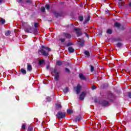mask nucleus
<instances>
[{
  "label": "nucleus",
  "mask_w": 131,
  "mask_h": 131,
  "mask_svg": "<svg viewBox=\"0 0 131 131\" xmlns=\"http://www.w3.org/2000/svg\"><path fill=\"white\" fill-rule=\"evenodd\" d=\"M49 52H51V49L50 48L41 46V49L39 50L38 53H41L43 56H49Z\"/></svg>",
  "instance_id": "obj_1"
},
{
  "label": "nucleus",
  "mask_w": 131,
  "mask_h": 131,
  "mask_svg": "<svg viewBox=\"0 0 131 131\" xmlns=\"http://www.w3.org/2000/svg\"><path fill=\"white\" fill-rule=\"evenodd\" d=\"M56 116L58 118H64L65 116H66V114L59 112L57 113Z\"/></svg>",
  "instance_id": "obj_2"
},
{
  "label": "nucleus",
  "mask_w": 131,
  "mask_h": 131,
  "mask_svg": "<svg viewBox=\"0 0 131 131\" xmlns=\"http://www.w3.org/2000/svg\"><path fill=\"white\" fill-rule=\"evenodd\" d=\"M74 90L76 92L77 94H78L79 93H80V91H81V86H80L79 84H78L76 88H74Z\"/></svg>",
  "instance_id": "obj_3"
},
{
  "label": "nucleus",
  "mask_w": 131,
  "mask_h": 131,
  "mask_svg": "<svg viewBox=\"0 0 131 131\" xmlns=\"http://www.w3.org/2000/svg\"><path fill=\"white\" fill-rule=\"evenodd\" d=\"M74 30L76 31L77 36H80V35H82V33L80 31V29L79 28H75Z\"/></svg>",
  "instance_id": "obj_4"
},
{
  "label": "nucleus",
  "mask_w": 131,
  "mask_h": 131,
  "mask_svg": "<svg viewBox=\"0 0 131 131\" xmlns=\"http://www.w3.org/2000/svg\"><path fill=\"white\" fill-rule=\"evenodd\" d=\"M54 76H55V80H59V73H58V72H57V71H54Z\"/></svg>",
  "instance_id": "obj_5"
},
{
  "label": "nucleus",
  "mask_w": 131,
  "mask_h": 131,
  "mask_svg": "<svg viewBox=\"0 0 131 131\" xmlns=\"http://www.w3.org/2000/svg\"><path fill=\"white\" fill-rule=\"evenodd\" d=\"M85 95H86L85 92H83L80 95V100H83L84 97H85Z\"/></svg>",
  "instance_id": "obj_6"
},
{
  "label": "nucleus",
  "mask_w": 131,
  "mask_h": 131,
  "mask_svg": "<svg viewBox=\"0 0 131 131\" xmlns=\"http://www.w3.org/2000/svg\"><path fill=\"white\" fill-rule=\"evenodd\" d=\"M78 44L79 45V46H81V47H83V46L84 45V40L79 39L78 40Z\"/></svg>",
  "instance_id": "obj_7"
},
{
  "label": "nucleus",
  "mask_w": 131,
  "mask_h": 131,
  "mask_svg": "<svg viewBox=\"0 0 131 131\" xmlns=\"http://www.w3.org/2000/svg\"><path fill=\"white\" fill-rule=\"evenodd\" d=\"M25 30L26 32H32V28L31 27H29L28 29H25Z\"/></svg>",
  "instance_id": "obj_8"
},
{
  "label": "nucleus",
  "mask_w": 131,
  "mask_h": 131,
  "mask_svg": "<svg viewBox=\"0 0 131 131\" xmlns=\"http://www.w3.org/2000/svg\"><path fill=\"white\" fill-rule=\"evenodd\" d=\"M64 36L65 37H67V38H71V35L70 34L64 33Z\"/></svg>",
  "instance_id": "obj_9"
},
{
  "label": "nucleus",
  "mask_w": 131,
  "mask_h": 131,
  "mask_svg": "<svg viewBox=\"0 0 131 131\" xmlns=\"http://www.w3.org/2000/svg\"><path fill=\"white\" fill-rule=\"evenodd\" d=\"M79 78H80V79H82V80H85V77H84V76H83V75L80 74L79 75Z\"/></svg>",
  "instance_id": "obj_10"
},
{
  "label": "nucleus",
  "mask_w": 131,
  "mask_h": 131,
  "mask_svg": "<svg viewBox=\"0 0 131 131\" xmlns=\"http://www.w3.org/2000/svg\"><path fill=\"white\" fill-rule=\"evenodd\" d=\"M68 50L70 53H73L74 52V49L72 47H69Z\"/></svg>",
  "instance_id": "obj_11"
},
{
  "label": "nucleus",
  "mask_w": 131,
  "mask_h": 131,
  "mask_svg": "<svg viewBox=\"0 0 131 131\" xmlns=\"http://www.w3.org/2000/svg\"><path fill=\"white\" fill-rule=\"evenodd\" d=\"M27 70L28 71H31L32 70V67L30 64H28Z\"/></svg>",
  "instance_id": "obj_12"
},
{
  "label": "nucleus",
  "mask_w": 131,
  "mask_h": 131,
  "mask_svg": "<svg viewBox=\"0 0 131 131\" xmlns=\"http://www.w3.org/2000/svg\"><path fill=\"white\" fill-rule=\"evenodd\" d=\"M67 113H68V114H71L73 113V111L72 109L69 108L67 110Z\"/></svg>",
  "instance_id": "obj_13"
},
{
  "label": "nucleus",
  "mask_w": 131,
  "mask_h": 131,
  "mask_svg": "<svg viewBox=\"0 0 131 131\" xmlns=\"http://www.w3.org/2000/svg\"><path fill=\"white\" fill-rule=\"evenodd\" d=\"M11 34V32L10 31H7L5 32V35L6 36H9Z\"/></svg>",
  "instance_id": "obj_14"
},
{
  "label": "nucleus",
  "mask_w": 131,
  "mask_h": 131,
  "mask_svg": "<svg viewBox=\"0 0 131 131\" xmlns=\"http://www.w3.org/2000/svg\"><path fill=\"white\" fill-rule=\"evenodd\" d=\"M39 63L40 65H42V64L45 63V60L43 59L40 60L39 61Z\"/></svg>",
  "instance_id": "obj_15"
},
{
  "label": "nucleus",
  "mask_w": 131,
  "mask_h": 131,
  "mask_svg": "<svg viewBox=\"0 0 131 131\" xmlns=\"http://www.w3.org/2000/svg\"><path fill=\"white\" fill-rule=\"evenodd\" d=\"M106 33L108 34H112V30L111 29H108L106 31Z\"/></svg>",
  "instance_id": "obj_16"
},
{
  "label": "nucleus",
  "mask_w": 131,
  "mask_h": 131,
  "mask_svg": "<svg viewBox=\"0 0 131 131\" xmlns=\"http://www.w3.org/2000/svg\"><path fill=\"white\" fill-rule=\"evenodd\" d=\"M114 25L116 27H120V24L118 23H115Z\"/></svg>",
  "instance_id": "obj_17"
},
{
  "label": "nucleus",
  "mask_w": 131,
  "mask_h": 131,
  "mask_svg": "<svg viewBox=\"0 0 131 131\" xmlns=\"http://www.w3.org/2000/svg\"><path fill=\"white\" fill-rule=\"evenodd\" d=\"M20 71L21 73H23V74H26V70H25L23 69H21Z\"/></svg>",
  "instance_id": "obj_18"
},
{
  "label": "nucleus",
  "mask_w": 131,
  "mask_h": 131,
  "mask_svg": "<svg viewBox=\"0 0 131 131\" xmlns=\"http://www.w3.org/2000/svg\"><path fill=\"white\" fill-rule=\"evenodd\" d=\"M69 91V89H68V88H66L63 90V92L64 93H65V94H66V93H68Z\"/></svg>",
  "instance_id": "obj_19"
},
{
  "label": "nucleus",
  "mask_w": 131,
  "mask_h": 131,
  "mask_svg": "<svg viewBox=\"0 0 131 131\" xmlns=\"http://www.w3.org/2000/svg\"><path fill=\"white\" fill-rule=\"evenodd\" d=\"M56 108H57L58 109L61 108V104H60V103L57 104L56 105Z\"/></svg>",
  "instance_id": "obj_20"
},
{
  "label": "nucleus",
  "mask_w": 131,
  "mask_h": 131,
  "mask_svg": "<svg viewBox=\"0 0 131 131\" xmlns=\"http://www.w3.org/2000/svg\"><path fill=\"white\" fill-rule=\"evenodd\" d=\"M84 54H85V55H86V56H87L88 57H89V56H90V52H89V51H85V52H84Z\"/></svg>",
  "instance_id": "obj_21"
},
{
  "label": "nucleus",
  "mask_w": 131,
  "mask_h": 131,
  "mask_svg": "<svg viewBox=\"0 0 131 131\" xmlns=\"http://www.w3.org/2000/svg\"><path fill=\"white\" fill-rule=\"evenodd\" d=\"M56 64L57 65H59V66L62 65V62H61V61H57L56 62Z\"/></svg>",
  "instance_id": "obj_22"
},
{
  "label": "nucleus",
  "mask_w": 131,
  "mask_h": 131,
  "mask_svg": "<svg viewBox=\"0 0 131 131\" xmlns=\"http://www.w3.org/2000/svg\"><path fill=\"white\" fill-rule=\"evenodd\" d=\"M41 11H42L43 13L45 12V11H46V8H45V7H41Z\"/></svg>",
  "instance_id": "obj_23"
},
{
  "label": "nucleus",
  "mask_w": 131,
  "mask_h": 131,
  "mask_svg": "<svg viewBox=\"0 0 131 131\" xmlns=\"http://www.w3.org/2000/svg\"><path fill=\"white\" fill-rule=\"evenodd\" d=\"M1 22L2 23V24H5V23H6V20L2 19L1 20Z\"/></svg>",
  "instance_id": "obj_24"
},
{
  "label": "nucleus",
  "mask_w": 131,
  "mask_h": 131,
  "mask_svg": "<svg viewBox=\"0 0 131 131\" xmlns=\"http://www.w3.org/2000/svg\"><path fill=\"white\" fill-rule=\"evenodd\" d=\"M79 21H83V16H79Z\"/></svg>",
  "instance_id": "obj_25"
},
{
  "label": "nucleus",
  "mask_w": 131,
  "mask_h": 131,
  "mask_svg": "<svg viewBox=\"0 0 131 131\" xmlns=\"http://www.w3.org/2000/svg\"><path fill=\"white\" fill-rule=\"evenodd\" d=\"M26 127V126L25 125V124H23L21 126V129H25Z\"/></svg>",
  "instance_id": "obj_26"
},
{
  "label": "nucleus",
  "mask_w": 131,
  "mask_h": 131,
  "mask_svg": "<svg viewBox=\"0 0 131 131\" xmlns=\"http://www.w3.org/2000/svg\"><path fill=\"white\" fill-rule=\"evenodd\" d=\"M45 8H46L47 10H49L50 9V5H46L45 6Z\"/></svg>",
  "instance_id": "obj_27"
},
{
  "label": "nucleus",
  "mask_w": 131,
  "mask_h": 131,
  "mask_svg": "<svg viewBox=\"0 0 131 131\" xmlns=\"http://www.w3.org/2000/svg\"><path fill=\"white\" fill-rule=\"evenodd\" d=\"M95 69V68H94V67H93V66H91V70L92 71V72H93V71H94Z\"/></svg>",
  "instance_id": "obj_28"
},
{
  "label": "nucleus",
  "mask_w": 131,
  "mask_h": 131,
  "mask_svg": "<svg viewBox=\"0 0 131 131\" xmlns=\"http://www.w3.org/2000/svg\"><path fill=\"white\" fill-rule=\"evenodd\" d=\"M66 71L68 73H69V72H70V70H69V69L68 68H66Z\"/></svg>",
  "instance_id": "obj_29"
},
{
  "label": "nucleus",
  "mask_w": 131,
  "mask_h": 131,
  "mask_svg": "<svg viewBox=\"0 0 131 131\" xmlns=\"http://www.w3.org/2000/svg\"><path fill=\"white\" fill-rule=\"evenodd\" d=\"M90 16H88V18L85 20V22H89V20H90Z\"/></svg>",
  "instance_id": "obj_30"
},
{
  "label": "nucleus",
  "mask_w": 131,
  "mask_h": 131,
  "mask_svg": "<svg viewBox=\"0 0 131 131\" xmlns=\"http://www.w3.org/2000/svg\"><path fill=\"white\" fill-rule=\"evenodd\" d=\"M34 26L36 28H37L38 26V24L37 23H35L34 24Z\"/></svg>",
  "instance_id": "obj_31"
},
{
  "label": "nucleus",
  "mask_w": 131,
  "mask_h": 131,
  "mask_svg": "<svg viewBox=\"0 0 131 131\" xmlns=\"http://www.w3.org/2000/svg\"><path fill=\"white\" fill-rule=\"evenodd\" d=\"M59 40H61V42H64V41H65V39L64 38L60 39Z\"/></svg>",
  "instance_id": "obj_32"
},
{
  "label": "nucleus",
  "mask_w": 131,
  "mask_h": 131,
  "mask_svg": "<svg viewBox=\"0 0 131 131\" xmlns=\"http://www.w3.org/2000/svg\"><path fill=\"white\" fill-rule=\"evenodd\" d=\"M117 47H121L122 44H121V43H118L117 44Z\"/></svg>",
  "instance_id": "obj_33"
},
{
  "label": "nucleus",
  "mask_w": 131,
  "mask_h": 131,
  "mask_svg": "<svg viewBox=\"0 0 131 131\" xmlns=\"http://www.w3.org/2000/svg\"><path fill=\"white\" fill-rule=\"evenodd\" d=\"M92 90H96V86H95V85L92 86Z\"/></svg>",
  "instance_id": "obj_34"
},
{
  "label": "nucleus",
  "mask_w": 131,
  "mask_h": 131,
  "mask_svg": "<svg viewBox=\"0 0 131 131\" xmlns=\"http://www.w3.org/2000/svg\"><path fill=\"white\" fill-rule=\"evenodd\" d=\"M18 3H22L23 2V0H16Z\"/></svg>",
  "instance_id": "obj_35"
},
{
  "label": "nucleus",
  "mask_w": 131,
  "mask_h": 131,
  "mask_svg": "<svg viewBox=\"0 0 131 131\" xmlns=\"http://www.w3.org/2000/svg\"><path fill=\"white\" fill-rule=\"evenodd\" d=\"M26 3H31V1H30V0H27Z\"/></svg>",
  "instance_id": "obj_36"
},
{
  "label": "nucleus",
  "mask_w": 131,
  "mask_h": 131,
  "mask_svg": "<svg viewBox=\"0 0 131 131\" xmlns=\"http://www.w3.org/2000/svg\"><path fill=\"white\" fill-rule=\"evenodd\" d=\"M85 34L86 36H87V37H89V34H88V33H85Z\"/></svg>",
  "instance_id": "obj_37"
},
{
  "label": "nucleus",
  "mask_w": 131,
  "mask_h": 131,
  "mask_svg": "<svg viewBox=\"0 0 131 131\" xmlns=\"http://www.w3.org/2000/svg\"><path fill=\"white\" fill-rule=\"evenodd\" d=\"M129 97L131 98V93H129L128 94Z\"/></svg>",
  "instance_id": "obj_38"
},
{
  "label": "nucleus",
  "mask_w": 131,
  "mask_h": 131,
  "mask_svg": "<svg viewBox=\"0 0 131 131\" xmlns=\"http://www.w3.org/2000/svg\"><path fill=\"white\" fill-rule=\"evenodd\" d=\"M49 68H50V66H47V69H49Z\"/></svg>",
  "instance_id": "obj_39"
},
{
  "label": "nucleus",
  "mask_w": 131,
  "mask_h": 131,
  "mask_svg": "<svg viewBox=\"0 0 131 131\" xmlns=\"http://www.w3.org/2000/svg\"><path fill=\"white\" fill-rule=\"evenodd\" d=\"M3 0H0V5H1V4H2V3H3Z\"/></svg>",
  "instance_id": "obj_40"
},
{
  "label": "nucleus",
  "mask_w": 131,
  "mask_h": 131,
  "mask_svg": "<svg viewBox=\"0 0 131 131\" xmlns=\"http://www.w3.org/2000/svg\"><path fill=\"white\" fill-rule=\"evenodd\" d=\"M106 105H108V102H106V103L105 104L104 106H106Z\"/></svg>",
  "instance_id": "obj_41"
},
{
  "label": "nucleus",
  "mask_w": 131,
  "mask_h": 131,
  "mask_svg": "<svg viewBox=\"0 0 131 131\" xmlns=\"http://www.w3.org/2000/svg\"><path fill=\"white\" fill-rule=\"evenodd\" d=\"M129 6H130V7H131V3L129 4Z\"/></svg>",
  "instance_id": "obj_42"
},
{
  "label": "nucleus",
  "mask_w": 131,
  "mask_h": 131,
  "mask_svg": "<svg viewBox=\"0 0 131 131\" xmlns=\"http://www.w3.org/2000/svg\"><path fill=\"white\" fill-rule=\"evenodd\" d=\"M34 34H36V31H35V32H34Z\"/></svg>",
  "instance_id": "obj_43"
},
{
  "label": "nucleus",
  "mask_w": 131,
  "mask_h": 131,
  "mask_svg": "<svg viewBox=\"0 0 131 131\" xmlns=\"http://www.w3.org/2000/svg\"><path fill=\"white\" fill-rule=\"evenodd\" d=\"M103 2H106V0H103Z\"/></svg>",
  "instance_id": "obj_44"
},
{
  "label": "nucleus",
  "mask_w": 131,
  "mask_h": 131,
  "mask_svg": "<svg viewBox=\"0 0 131 131\" xmlns=\"http://www.w3.org/2000/svg\"><path fill=\"white\" fill-rule=\"evenodd\" d=\"M36 30H37V29H36Z\"/></svg>",
  "instance_id": "obj_45"
},
{
  "label": "nucleus",
  "mask_w": 131,
  "mask_h": 131,
  "mask_svg": "<svg viewBox=\"0 0 131 131\" xmlns=\"http://www.w3.org/2000/svg\"><path fill=\"white\" fill-rule=\"evenodd\" d=\"M119 1H122V0H119Z\"/></svg>",
  "instance_id": "obj_46"
}]
</instances>
